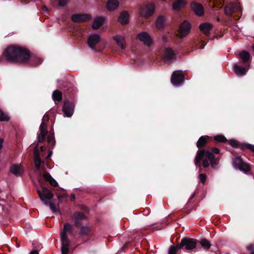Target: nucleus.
Returning <instances> with one entry per match:
<instances>
[{
    "mask_svg": "<svg viewBox=\"0 0 254 254\" xmlns=\"http://www.w3.org/2000/svg\"><path fill=\"white\" fill-rule=\"evenodd\" d=\"M6 61L12 63L27 64L31 56L27 49L19 45L8 46L4 51Z\"/></svg>",
    "mask_w": 254,
    "mask_h": 254,
    "instance_id": "nucleus-1",
    "label": "nucleus"
},
{
    "mask_svg": "<svg viewBox=\"0 0 254 254\" xmlns=\"http://www.w3.org/2000/svg\"><path fill=\"white\" fill-rule=\"evenodd\" d=\"M210 152L208 149H198L194 159V163L199 170L202 166L204 168H207L210 164L212 168H214L217 164V159L214 154H219L220 150L218 148L213 147Z\"/></svg>",
    "mask_w": 254,
    "mask_h": 254,
    "instance_id": "nucleus-2",
    "label": "nucleus"
},
{
    "mask_svg": "<svg viewBox=\"0 0 254 254\" xmlns=\"http://www.w3.org/2000/svg\"><path fill=\"white\" fill-rule=\"evenodd\" d=\"M73 230V225L69 223H65L64 225L63 229L60 233L61 241L62 243V254H68L70 241L67 236V233H71Z\"/></svg>",
    "mask_w": 254,
    "mask_h": 254,
    "instance_id": "nucleus-3",
    "label": "nucleus"
},
{
    "mask_svg": "<svg viewBox=\"0 0 254 254\" xmlns=\"http://www.w3.org/2000/svg\"><path fill=\"white\" fill-rule=\"evenodd\" d=\"M49 121L48 115L46 114L44 116L42 122L40 126L39 133H37V138L39 142L43 143L45 141L46 136L48 133L47 130V123Z\"/></svg>",
    "mask_w": 254,
    "mask_h": 254,
    "instance_id": "nucleus-4",
    "label": "nucleus"
},
{
    "mask_svg": "<svg viewBox=\"0 0 254 254\" xmlns=\"http://www.w3.org/2000/svg\"><path fill=\"white\" fill-rule=\"evenodd\" d=\"M155 11V5L153 3H148L141 5L139 8L140 15L145 18H148L151 16Z\"/></svg>",
    "mask_w": 254,
    "mask_h": 254,
    "instance_id": "nucleus-5",
    "label": "nucleus"
},
{
    "mask_svg": "<svg viewBox=\"0 0 254 254\" xmlns=\"http://www.w3.org/2000/svg\"><path fill=\"white\" fill-rule=\"evenodd\" d=\"M42 190H37L39 196L45 205H49V203L46 199L50 200L53 197V193L47 188L41 185Z\"/></svg>",
    "mask_w": 254,
    "mask_h": 254,
    "instance_id": "nucleus-6",
    "label": "nucleus"
},
{
    "mask_svg": "<svg viewBox=\"0 0 254 254\" xmlns=\"http://www.w3.org/2000/svg\"><path fill=\"white\" fill-rule=\"evenodd\" d=\"M233 165L234 168L238 169L245 173L250 171L251 168L249 164L244 162L241 157L238 156L233 159Z\"/></svg>",
    "mask_w": 254,
    "mask_h": 254,
    "instance_id": "nucleus-7",
    "label": "nucleus"
},
{
    "mask_svg": "<svg viewBox=\"0 0 254 254\" xmlns=\"http://www.w3.org/2000/svg\"><path fill=\"white\" fill-rule=\"evenodd\" d=\"M62 90L64 96L69 98H73L76 93V88L68 81H65L63 83Z\"/></svg>",
    "mask_w": 254,
    "mask_h": 254,
    "instance_id": "nucleus-8",
    "label": "nucleus"
},
{
    "mask_svg": "<svg viewBox=\"0 0 254 254\" xmlns=\"http://www.w3.org/2000/svg\"><path fill=\"white\" fill-rule=\"evenodd\" d=\"M191 25L188 21H185L179 26L177 36L180 39L186 37L190 32Z\"/></svg>",
    "mask_w": 254,
    "mask_h": 254,
    "instance_id": "nucleus-9",
    "label": "nucleus"
},
{
    "mask_svg": "<svg viewBox=\"0 0 254 254\" xmlns=\"http://www.w3.org/2000/svg\"><path fill=\"white\" fill-rule=\"evenodd\" d=\"M71 218L76 228H79L82 225V221L87 220L88 219L87 216L84 213L80 211L74 212L71 216Z\"/></svg>",
    "mask_w": 254,
    "mask_h": 254,
    "instance_id": "nucleus-10",
    "label": "nucleus"
},
{
    "mask_svg": "<svg viewBox=\"0 0 254 254\" xmlns=\"http://www.w3.org/2000/svg\"><path fill=\"white\" fill-rule=\"evenodd\" d=\"M228 141L229 144L234 148H240L242 150L249 149L254 153V145L249 143H242L235 139H230Z\"/></svg>",
    "mask_w": 254,
    "mask_h": 254,
    "instance_id": "nucleus-11",
    "label": "nucleus"
},
{
    "mask_svg": "<svg viewBox=\"0 0 254 254\" xmlns=\"http://www.w3.org/2000/svg\"><path fill=\"white\" fill-rule=\"evenodd\" d=\"M185 76L182 71L177 70L173 72L171 76V82L174 85H179L183 82Z\"/></svg>",
    "mask_w": 254,
    "mask_h": 254,
    "instance_id": "nucleus-12",
    "label": "nucleus"
},
{
    "mask_svg": "<svg viewBox=\"0 0 254 254\" xmlns=\"http://www.w3.org/2000/svg\"><path fill=\"white\" fill-rule=\"evenodd\" d=\"M74 107L73 102L65 100L62 108L63 112L67 117H70L73 114Z\"/></svg>",
    "mask_w": 254,
    "mask_h": 254,
    "instance_id": "nucleus-13",
    "label": "nucleus"
},
{
    "mask_svg": "<svg viewBox=\"0 0 254 254\" xmlns=\"http://www.w3.org/2000/svg\"><path fill=\"white\" fill-rule=\"evenodd\" d=\"M182 239L186 251H190L194 249L196 247L197 240L189 237H185Z\"/></svg>",
    "mask_w": 254,
    "mask_h": 254,
    "instance_id": "nucleus-14",
    "label": "nucleus"
},
{
    "mask_svg": "<svg viewBox=\"0 0 254 254\" xmlns=\"http://www.w3.org/2000/svg\"><path fill=\"white\" fill-rule=\"evenodd\" d=\"M136 38L147 47H150L153 44L151 37L146 32H141L138 33L136 36Z\"/></svg>",
    "mask_w": 254,
    "mask_h": 254,
    "instance_id": "nucleus-15",
    "label": "nucleus"
},
{
    "mask_svg": "<svg viewBox=\"0 0 254 254\" xmlns=\"http://www.w3.org/2000/svg\"><path fill=\"white\" fill-rule=\"evenodd\" d=\"M91 18V16L87 14H74L71 16L72 21L76 23L86 22Z\"/></svg>",
    "mask_w": 254,
    "mask_h": 254,
    "instance_id": "nucleus-16",
    "label": "nucleus"
},
{
    "mask_svg": "<svg viewBox=\"0 0 254 254\" xmlns=\"http://www.w3.org/2000/svg\"><path fill=\"white\" fill-rule=\"evenodd\" d=\"M100 37L97 34H94L89 36L87 40L88 46L93 50L95 49V46L100 42Z\"/></svg>",
    "mask_w": 254,
    "mask_h": 254,
    "instance_id": "nucleus-17",
    "label": "nucleus"
},
{
    "mask_svg": "<svg viewBox=\"0 0 254 254\" xmlns=\"http://www.w3.org/2000/svg\"><path fill=\"white\" fill-rule=\"evenodd\" d=\"M190 6L196 15L199 16H202L203 15L204 8L201 4L195 1H193L191 2Z\"/></svg>",
    "mask_w": 254,
    "mask_h": 254,
    "instance_id": "nucleus-18",
    "label": "nucleus"
},
{
    "mask_svg": "<svg viewBox=\"0 0 254 254\" xmlns=\"http://www.w3.org/2000/svg\"><path fill=\"white\" fill-rule=\"evenodd\" d=\"M176 58V55L171 48H167L164 51L163 59L165 62H171Z\"/></svg>",
    "mask_w": 254,
    "mask_h": 254,
    "instance_id": "nucleus-19",
    "label": "nucleus"
},
{
    "mask_svg": "<svg viewBox=\"0 0 254 254\" xmlns=\"http://www.w3.org/2000/svg\"><path fill=\"white\" fill-rule=\"evenodd\" d=\"M210 138L211 137L208 135L201 136L196 142V146L199 149H203L202 148L206 147Z\"/></svg>",
    "mask_w": 254,
    "mask_h": 254,
    "instance_id": "nucleus-20",
    "label": "nucleus"
},
{
    "mask_svg": "<svg viewBox=\"0 0 254 254\" xmlns=\"http://www.w3.org/2000/svg\"><path fill=\"white\" fill-rule=\"evenodd\" d=\"M34 165L36 169L37 170H39L40 169L41 164H44V161L41 160L39 150L37 148H35L34 149Z\"/></svg>",
    "mask_w": 254,
    "mask_h": 254,
    "instance_id": "nucleus-21",
    "label": "nucleus"
},
{
    "mask_svg": "<svg viewBox=\"0 0 254 254\" xmlns=\"http://www.w3.org/2000/svg\"><path fill=\"white\" fill-rule=\"evenodd\" d=\"M187 4V2L185 0H176L173 3L172 7L174 10L179 11L185 8Z\"/></svg>",
    "mask_w": 254,
    "mask_h": 254,
    "instance_id": "nucleus-22",
    "label": "nucleus"
},
{
    "mask_svg": "<svg viewBox=\"0 0 254 254\" xmlns=\"http://www.w3.org/2000/svg\"><path fill=\"white\" fill-rule=\"evenodd\" d=\"M118 20L122 25L127 24L129 23V14L128 12L123 11L121 12Z\"/></svg>",
    "mask_w": 254,
    "mask_h": 254,
    "instance_id": "nucleus-23",
    "label": "nucleus"
},
{
    "mask_svg": "<svg viewBox=\"0 0 254 254\" xmlns=\"http://www.w3.org/2000/svg\"><path fill=\"white\" fill-rule=\"evenodd\" d=\"M105 19L103 16L96 17L93 22L92 28L94 30L99 29L104 23Z\"/></svg>",
    "mask_w": 254,
    "mask_h": 254,
    "instance_id": "nucleus-24",
    "label": "nucleus"
},
{
    "mask_svg": "<svg viewBox=\"0 0 254 254\" xmlns=\"http://www.w3.org/2000/svg\"><path fill=\"white\" fill-rule=\"evenodd\" d=\"M119 2L118 0H109L106 3V8L110 11H114L118 8Z\"/></svg>",
    "mask_w": 254,
    "mask_h": 254,
    "instance_id": "nucleus-25",
    "label": "nucleus"
},
{
    "mask_svg": "<svg viewBox=\"0 0 254 254\" xmlns=\"http://www.w3.org/2000/svg\"><path fill=\"white\" fill-rule=\"evenodd\" d=\"M212 27V25L208 23H203L201 24L199 26L200 31L207 36L209 34Z\"/></svg>",
    "mask_w": 254,
    "mask_h": 254,
    "instance_id": "nucleus-26",
    "label": "nucleus"
},
{
    "mask_svg": "<svg viewBox=\"0 0 254 254\" xmlns=\"http://www.w3.org/2000/svg\"><path fill=\"white\" fill-rule=\"evenodd\" d=\"M78 234L81 236H88L92 230V227L89 226L81 225Z\"/></svg>",
    "mask_w": 254,
    "mask_h": 254,
    "instance_id": "nucleus-27",
    "label": "nucleus"
},
{
    "mask_svg": "<svg viewBox=\"0 0 254 254\" xmlns=\"http://www.w3.org/2000/svg\"><path fill=\"white\" fill-rule=\"evenodd\" d=\"M44 178L46 182H48L53 187H56L58 186L57 181L52 177V176L48 172H46L43 175Z\"/></svg>",
    "mask_w": 254,
    "mask_h": 254,
    "instance_id": "nucleus-28",
    "label": "nucleus"
},
{
    "mask_svg": "<svg viewBox=\"0 0 254 254\" xmlns=\"http://www.w3.org/2000/svg\"><path fill=\"white\" fill-rule=\"evenodd\" d=\"M63 98L62 92L58 90H56L53 91L52 94V99L55 102L56 104L60 103Z\"/></svg>",
    "mask_w": 254,
    "mask_h": 254,
    "instance_id": "nucleus-29",
    "label": "nucleus"
},
{
    "mask_svg": "<svg viewBox=\"0 0 254 254\" xmlns=\"http://www.w3.org/2000/svg\"><path fill=\"white\" fill-rule=\"evenodd\" d=\"M113 39L116 42L118 46L122 49H125L126 48V44L125 43V39L121 36L116 35L113 37Z\"/></svg>",
    "mask_w": 254,
    "mask_h": 254,
    "instance_id": "nucleus-30",
    "label": "nucleus"
},
{
    "mask_svg": "<svg viewBox=\"0 0 254 254\" xmlns=\"http://www.w3.org/2000/svg\"><path fill=\"white\" fill-rule=\"evenodd\" d=\"M47 141L51 145L50 148L53 149L56 144L54 129L53 128L50 131V133L47 136Z\"/></svg>",
    "mask_w": 254,
    "mask_h": 254,
    "instance_id": "nucleus-31",
    "label": "nucleus"
},
{
    "mask_svg": "<svg viewBox=\"0 0 254 254\" xmlns=\"http://www.w3.org/2000/svg\"><path fill=\"white\" fill-rule=\"evenodd\" d=\"M11 173L18 176L22 174V171L20 166L17 164L13 165L10 170Z\"/></svg>",
    "mask_w": 254,
    "mask_h": 254,
    "instance_id": "nucleus-32",
    "label": "nucleus"
},
{
    "mask_svg": "<svg viewBox=\"0 0 254 254\" xmlns=\"http://www.w3.org/2000/svg\"><path fill=\"white\" fill-rule=\"evenodd\" d=\"M234 68L235 73L239 75H244L246 74V69L244 67H241L237 64H235L234 65Z\"/></svg>",
    "mask_w": 254,
    "mask_h": 254,
    "instance_id": "nucleus-33",
    "label": "nucleus"
},
{
    "mask_svg": "<svg viewBox=\"0 0 254 254\" xmlns=\"http://www.w3.org/2000/svg\"><path fill=\"white\" fill-rule=\"evenodd\" d=\"M197 243H199L205 250H208L211 246L210 242L206 238H202L200 240H197Z\"/></svg>",
    "mask_w": 254,
    "mask_h": 254,
    "instance_id": "nucleus-34",
    "label": "nucleus"
},
{
    "mask_svg": "<svg viewBox=\"0 0 254 254\" xmlns=\"http://www.w3.org/2000/svg\"><path fill=\"white\" fill-rule=\"evenodd\" d=\"M240 57L241 59L243 61V63L247 64V63L249 62L250 58V54L249 52L247 51H243L240 53Z\"/></svg>",
    "mask_w": 254,
    "mask_h": 254,
    "instance_id": "nucleus-35",
    "label": "nucleus"
},
{
    "mask_svg": "<svg viewBox=\"0 0 254 254\" xmlns=\"http://www.w3.org/2000/svg\"><path fill=\"white\" fill-rule=\"evenodd\" d=\"M225 14L228 16H232L234 9L233 6L230 4H228L225 5L224 8Z\"/></svg>",
    "mask_w": 254,
    "mask_h": 254,
    "instance_id": "nucleus-36",
    "label": "nucleus"
},
{
    "mask_svg": "<svg viewBox=\"0 0 254 254\" xmlns=\"http://www.w3.org/2000/svg\"><path fill=\"white\" fill-rule=\"evenodd\" d=\"M9 120L8 116L0 109V122H7Z\"/></svg>",
    "mask_w": 254,
    "mask_h": 254,
    "instance_id": "nucleus-37",
    "label": "nucleus"
},
{
    "mask_svg": "<svg viewBox=\"0 0 254 254\" xmlns=\"http://www.w3.org/2000/svg\"><path fill=\"white\" fill-rule=\"evenodd\" d=\"M214 140L219 142H227L228 140L223 135H218L214 136Z\"/></svg>",
    "mask_w": 254,
    "mask_h": 254,
    "instance_id": "nucleus-38",
    "label": "nucleus"
},
{
    "mask_svg": "<svg viewBox=\"0 0 254 254\" xmlns=\"http://www.w3.org/2000/svg\"><path fill=\"white\" fill-rule=\"evenodd\" d=\"M160 29L164 28L166 26V19L162 15H160Z\"/></svg>",
    "mask_w": 254,
    "mask_h": 254,
    "instance_id": "nucleus-39",
    "label": "nucleus"
},
{
    "mask_svg": "<svg viewBox=\"0 0 254 254\" xmlns=\"http://www.w3.org/2000/svg\"><path fill=\"white\" fill-rule=\"evenodd\" d=\"M172 247H174V249L176 250V251H178L179 250L183 249L184 247V243L183 241V239L181 240V241L180 244L176 246L172 245L171 246Z\"/></svg>",
    "mask_w": 254,
    "mask_h": 254,
    "instance_id": "nucleus-40",
    "label": "nucleus"
},
{
    "mask_svg": "<svg viewBox=\"0 0 254 254\" xmlns=\"http://www.w3.org/2000/svg\"><path fill=\"white\" fill-rule=\"evenodd\" d=\"M49 206L54 213H56L57 212H59L56 205L53 202H50Z\"/></svg>",
    "mask_w": 254,
    "mask_h": 254,
    "instance_id": "nucleus-41",
    "label": "nucleus"
},
{
    "mask_svg": "<svg viewBox=\"0 0 254 254\" xmlns=\"http://www.w3.org/2000/svg\"><path fill=\"white\" fill-rule=\"evenodd\" d=\"M199 179L200 181V182L204 184L206 180V175L205 174H200L199 175Z\"/></svg>",
    "mask_w": 254,
    "mask_h": 254,
    "instance_id": "nucleus-42",
    "label": "nucleus"
},
{
    "mask_svg": "<svg viewBox=\"0 0 254 254\" xmlns=\"http://www.w3.org/2000/svg\"><path fill=\"white\" fill-rule=\"evenodd\" d=\"M69 0H58V5L61 6H64L66 5Z\"/></svg>",
    "mask_w": 254,
    "mask_h": 254,
    "instance_id": "nucleus-43",
    "label": "nucleus"
},
{
    "mask_svg": "<svg viewBox=\"0 0 254 254\" xmlns=\"http://www.w3.org/2000/svg\"><path fill=\"white\" fill-rule=\"evenodd\" d=\"M247 250L251 251L250 254H254V245L250 244L247 247Z\"/></svg>",
    "mask_w": 254,
    "mask_h": 254,
    "instance_id": "nucleus-44",
    "label": "nucleus"
},
{
    "mask_svg": "<svg viewBox=\"0 0 254 254\" xmlns=\"http://www.w3.org/2000/svg\"><path fill=\"white\" fill-rule=\"evenodd\" d=\"M177 251L174 249V247H170L168 251V254H177Z\"/></svg>",
    "mask_w": 254,
    "mask_h": 254,
    "instance_id": "nucleus-45",
    "label": "nucleus"
},
{
    "mask_svg": "<svg viewBox=\"0 0 254 254\" xmlns=\"http://www.w3.org/2000/svg\"><path fill=\"white\" fill-rule=\"evenodd\" d=\"M4 61H6V57L4 55V53H3V55L1 56H0V63H2Z\"/></svg>",
    "mask_w": 254,
    "mask_h": 254,
    "instance_id": "nucleus-46",
    "label": "nucleus"
},
{
    "mask_svg": "<svg viewBox=\"0 0 254 254\" xmlns=\"http://www.w3.org/2000/svg\"><path fill=\"white\" fill-rule=\"evenodd\" d=\"M162 41L164 43H167L168 42V38L167 36H163L162 37Z\"/></svg>",
    "mask_w": 254,
    "mask_h": 254,
    "instance_id": "nucleus-47",
    "label": "nucleus"
},
{
    "mask_svg": "<svg viewBox=\"0 0 254 254\" xmlns=\"http://www.w3.org/2000/svg\"><path fill=\"white\" fill-rule=\"evenodd\" d=\"M201 45L200 46V48L202 49L204 48L206 43L202 40H201Z\"/></svg>",
    "mask_w": 254,
    "mask_h": 254,
    "instance_id": "nucleus-48",
    "label": "nucleus"
},
{
    "mask_svg": "<svg viewBox=\"0 0 254 254\" xmlns=\"http://www.w3.org/2000/svg\"><path fill=\"white\" fill-rule=\"evenodd\" d=\"M53 154V152L51 150V151H49V154L46 157V159H49L51 157V156Z\"/></svg>",
    "mask_w": 254,
    "mask_h": 254,
    "instance_id": "nucleus-49",
    "label": "nucleus"
},
{
    "mask_svg": "<svg viewBox=\"0 0 254 254\" xmlns=\"http://www.w3.org/2000/svg\"><path fill=\"white\" fill-rule=\"evenodd\" d=\"M75 196L74 194H71L70 197V199L71 201H73L75 200Z\"/></svg>",
    "mask_w": 254,
    "mask_h": 254,
    "instance_id": "nucleus-50",
    "label": "nucleus"
},
{
    "mask_svg": "<svg viewBox=\"0 0 254 254\" xmlns=\"http://www.w3.org/2000/svg\"><path fill=\"white\" fill-rule=\"evenodd\" d=\"M36 64H41V63H42V60L40 58H36Z\"/></svg>",
    "mask_w": 254,
    "mask_h": 254,
    "instance_id": "nucleus-51",
    "label": "nucleus"
},
{
    "mask_svg": "<svg viewBox=\"0 0 254 254\" xmlns=\"http://www.w3.org/2000/svg\"><path fill=\"white\" fill-rule=\"evenodd\" d=\"M29 254H39V253L37 250H32L30 252Z\"/></svg>",
    "mask_w": 254,
    "mask_h": 254,
    "instance_id": "nucleus-52",
    "label": "nucleus"
},
{
    "mask_svg": "<svg viewBox=\"0 0 254 254\" xmlns=\"http://www.w3.org/2000/svg\"><path fill=\"white\" fill-rule=\"evenodd\" d=\"M155 24H156V26L157 28H159V16H158V17L156 18Z\"/></svg>",
    "mask_w": 254,
    "mask_h": 254,
    "instance_id": "nucleus-53",
    "label": "nucleus"
},
{
    "mask_svg": "<svg viewBox=\"0 0 254 254\" xmlns=\"http://www.w3.org/2000/svg\"><path fill=\"white\" fill-rule=\"evenodd\" d=\"M3 142V139L2 138H0V149L2 148V143Z\"/></svg>",
    "mask_w": 254,
    "mask_h": 254,
    "instance_id": "nucleus-54",
    "label": "nucleus"
},
{
    "mask_svg": "<svg viewBox=\"0 0 254 254\" xmlns=\"http://www.w3.org/2000/svg\"><path fill=\"white\" fill-rule=\"evenodd\" d=\"M127 247H128V243H126L125 245H124V246L122 248V249L124 250V249L127 248Z\"/></svg>",
    "mask_w": 254,
    "mask_h": 254,
    "instance_id": "nucleus-55",
    "label": "nucleus"
},
{
    "mask_svg": "<svg viewBox=\"0 0 254 254\" xmlns=\"http://www.w3.org/2000/svg\"><path fill=\"white\" fill-rule=\"evenodd\" d=\"M40 150H41V151L42 152H44V151H45V150H46V148H45V146H41V147H40Z\"/></svg>",
    "mask_w": 254,
    "mask_h": 254,
    "instance_id": "nucleus-56",
    "label": "nucleus"
},
{
    "mask_svg": "<svg viewBox=\"0 0 254 254\" xmlns=\"http://www.w3.org/2000/svg\"><path fill=\"white\" fill-rule=\"evenodd\" d=\"M81 208L82 209H84L85 210H86H86H88V208H87L86 207H85V206H82V207H81Z\"/></svg>",
    "mask_w": 254,
    "mask_h": 254,
    "instance_id": "nucleus-57",
    "label": "nucleus"
},
{
    "mask_svg": "<svg viewBox=\"0 0 254 254\" xmlns=\"http://www.w3.org/2000/svg\"><path fill=\"white\" fill-rule=\"evenodd\" d=\"M195 196V194L193 193L190 197V199H192Z\"/></svg>",
    "mask_w": 254,
    "mask_h": 254,
    "instance_id": "nucleus-58",
    "label": "nucleus"
},
{
    "mask_svg": "<svg viewBox=\"0 0 254 254\" xmlns=\"http://www.w3.org/2000/svg\"><path fill=\"white\" fill-rule=\"evenodd\" d=\"M62 198V195H59L58 196V198L59 199H61Z\"/></svg>",
    "mask_w": 254,
    "mask_h": 254,
    "instance_id": "nucleus-59",
    "label": "nucleus"
}]
</instances>
